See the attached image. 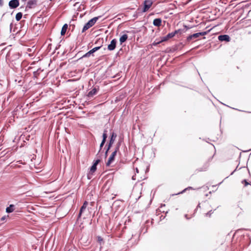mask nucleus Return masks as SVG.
<instances>
[{"instance_id": "aec40b11", "label": "nucleus", "mask_w": 251, "mask_h": 251, "mask_svg": "<svg viewBox=\"0 0 251 251\" xmlns=\"http://www.w3.org/2000/svg\"><path fill=\"white\" fill-rule=\"evenodd\" d=\"M102 136H103V140H102V141H106V139L107 138V135H106V133H105V131L104 132Z\"/></svg>"}, {"instance_id": "dca6fc26", "label": "nucleus", "mask_w": 251, "mask_h": 251, "mask_svg": "<svg viewBox=\"0 0 251 251\" xmlns=\"http://www.w3.org/2000/svg\"><path fill=\"white\" fill-rule=\"evenodd\" d=\"M13 211V205H10V206L7 207L6 209V211L7 213L12 212Z\"/></svg>"}, {"instance_id": "5701e85b", "label": "nucleus", "mask_w": 251, "mask_h": 251, "mask_svg": "<svg viewBox=\"0 0 251 251\" xmlns=\"http://www.w3.org/2000/svg\"><path fill=\"white\" fill-rule=\"evenodd\" d=\"M105 141H102L100 145V148L101 149V148L103 147V146L104 145V143H105Z\"/></svg>"}, {"instance_id": "20e7f679", "label": "nucleus", "mask_w": 251, "mask_h": 251, "mask_svg": "<svg viewBox=\"0 0 251 251\" xmlns=\"http://www.w3.org/2000/svg\"><path fill=\"white\" fill-rule=\"evenodd\" d=\"M205 34V32H199L193 34L192 35H190L188 37L187 40H191L193 39V38H197L199 37L201 35H203Z\"/></svg>"}, {"instance_id": "393cba45", "label": "nucleus", "mask_w": 251, "mask_h": 251, "mask_svg": "<svg viewBox=\"0 0 251 251\" xmlns=\"http://www.w3.org/2000/svg\"><path fill=\"white\" fill-rule=\"evenodd\" d=\"M98 241H99L100 242H101V241H102V238H101L100 237H98Z\"/></svg>"}, {"instance_id": "cd10ccee", "label": "nucleus", "mask_w": 251, "mask_h": 251, "mask_svg": "<svg viewBox=\"0 0 251 251\" xmlns=\"http://www.w3.org/2000/svg\"><path fill=\"white\" fill-rule=\"evenodd\" d=\"M5 218H6V217H5V216H3V217H2L1 218V221H3V220H4L5 219Z\"/></svg>"}, {"instance_id": "ddd939ff", "label": "nucleus", "mask_w": 251, "mask_h": 251, "mask_svg": "<svg viewBox=\"0 0 251 251\" xmlns=\"http://www.w3.org/2000/svg\"><path fill=\"white\" fill-rule=\"evenodd\" d=\"M97 89L96 88H94L88 93V96L89 97H92L97 93Z\"/></svg>"}, {"instance_id": "a878e982", "label": "nucleus", "mask_w": 251, "mask_h": 251, "mask_svg": "<svg viewBox=\"0 0 251 251\" xmlns=\"http://www.w3.org/2000/svg\"><path fill=\"white\" fill-rule=\"evenodd\" d=\"M243 182H245V185H247L249 184L248 182L246 180H243Z\"/></svg>"}, {"instance_id": "4468645a", "label": "nucleus", "mask_w": 251, "mask_h": 251, "mask_svg": "<svg viewBox=\"0 0 251 251\" xmlns=\"http://www.w3.org/2000/svg\"><path fill=\"white\" fill-rule=\"evenodd\" d=\"M67 28H68V25L67 24H65L63 26V27L62 28V29H61V34L62 35H64L65 34V33H66V32L67 31Z\"/></svg>"}, {"instance_id": "423d86ee", "label": "nucleus", "mask_w": 251, "mask_h": 251, "mask_svg": "<svg viewBox=\"0 0 251 251\" xmlns=\"http://www.w3.org/2000/svg\"><path fill=\"white\" fill-rule=\"evenodd\" d=\"M116 42L117 41L116 39H113L110 44L108 46V49L109 50H114L116 48Z\"/></svg>"}, {"instance_id": "1a4fd4ad", "label": "nucleus", "mask_w": 251, "mask_h": 251, "mask_svg": "<svg viewBox=\"0 0 251 251\" xmlns=\"http://www.w3.org/2000/svg\"><path fill=\"white\" fill-rule=\"evenodd\" d=\"M99 162H100L99 160H97L96 161L95 163L93 165V166L90 168V173H93L96 170L97 165H98V164L99 163Z\"/></svg>"}, {"instance_id": "f3484780", "label": "nucleus", "mask_w": 251, "mask_h": 251, "mask_svg": "<svg viewBox=\"0 0 251 251\" xmlns=\"http://www.w3.org/2000/svg\"><path fill=\"white\" fill-rule=\"evenodd\" d=\"M176 33V31H175V32H172V33H169L167 35V37L168 39H169L170 38H171L173 37L175 35Z\"/></svg>"}, {"instance_id": "39448f33", "label": "nucleus", "mask_w": 251, "mask_h": 251, "mask_svg": "<svg viewBox=\"0 0 251 251\" xmlns=\"http://www.w3.org/2000/svg\"><path fill=\"white\" fill-rule=\"evenodd\" d=\"M19 5V2L18 0H12L9 1V5L12 8H15Z\"/></svg>"}, {"instance_id": "412c9836", "label": "nucleus", "mask_w": 251, "mask_h": 251, "mask_svg": "<svg viewBox=\"0 0 251 251\" xmlns=\"http://www.w3.org/2000/svg\"><path fill=\"white\" fill-rule=\"evenodd\" d=\"M159 43H160V41H157V40H156L153 43H152V45L153 46H156L157 45L159 44Z\"/></svg>"}, {"instance_id": "6ab92c4d", "label": "nucleus", "mask_w": 251, "mask_h": 251, "mask_svg": "<svg viewBox=\"0 0 251 251\" xmlns=\"http://www.w3.org/2000/svg\"><path fill=\"white\" fill-rule=\"evenodd\" d=\"M168 40V38H167V37L166 36L162 37L161 39L160 40V43H162L163 42L166 41Z\"/></svg>"}, {"instance_id": "f8f14e48", "label": "nucleus", "mask_w": 251, "mask_h": 251, "mask_svg": "<svg viewBox=\"0 0 251 251\" xmlns=\"http://www.w3.org/2000/svg\"><path fill=\"white\" fill-rule=\"evenodd\" d=\"M87 205H88V202L87 201H85L84 202L82 206L81 207V208L80 209V212H79V216H80V215L83 213L84 210L86 209Z\"/></svg>"}, {"instance_id": "2eb2a0df", "label": "nucleus", "mask_w": 251, "mask_h": 251, "mask_svg": "<svg viewBox=\"0 0 251 251\" xmlns=\"http://www.w3.org/2000/svg\"><path fill=\"white\" fill-rule=\"evenodd\" d=\"M22 17V13L21 12L18 13L16 15V19L17 21H20Z\"/></svg>"}, {"instance_id": "6e6552de", "label": "nucleus", "mask_w": 251, "mask_h": 251, "mask_svg": "<svg viewBox=\"0 0 251 251\" xmlns=\"http://www.w3.org/2000/svg\"><path fill=\"white\" fill-rule=\"evenodd\" d=\"M116 137V135L114 133H112V134L111 135V139L110 141L109 147L105 153L106 155L107 154V151H108V150L109 149L110 146L114 143V141L115 140Z\"/></svg>"}, {"instance_id": "f257e3e1", "label": "nucleus", "mask_w": 251, "mask_h": 251, "mask_svg": "<svg viewBox=\"0 0 251 251\" xmlns=\"http://www.w3.org/2000/svg\"><path fill=\"white\" fill-rule=\"evenodd\" d=\"M98 19V17H94L90 21H89V22L87 23H86L85 25L84 26L82 31L83 32L88 29H89L90 27L92 26L96 23Z\"/></svg>"}, {"instance_id": "c756f323", "label": "nucleus", "mask_w": 251, "mask_h": 251, "mask_svg": "<svg viewBox=\"0 0 251 251\" xmlns=\"http://www.w3.org/2000/svg\"><path fill=\"white\" fill-rule=\"evenodd\" d=\"M132 179L135 180V178L134 177V176H133L132 177Z\"/></svg>"}, {"instance_id": "0eeeda50", "label": "nucleus", "mask_w": 251, "mask_h": 251, "mask_svg": "<svg viewBox=\"0 0 251 251\" xmlns=\"http://www.w3.org/2000/svg\"><path fill=\"white\" fill-rule=\"evenodd\" d=\"M218 39L221 41H229V37L227 35H220L218 37Z\"/></svg>"}, {"instance_id": "7ed1b4c3", "label": "nucleus", "mask_w": 251, "mask_h": 251, "mask_svg": "<svg viewBox=\"0 0 251 251\" xmlns=\"http://www.w3.org/2000/svg\"><path fill=\"white\" fill-rule=\"evenodd\" d=\"M152 4V2L151 0H146L144 1V7L143 12L148 11Z\"/></svg>"}, {"instance_id": "a211bd4d", "label": "nucleus", "mask_w": 251, "mask_h": 251, "mask_svg": "<svg viewBox=\"0 0 251 251\" xmlns=\"http://www.w3.org/2000/svg\"><path fill=\"white\" fill-rule=\"evenodd\" d=\"M35 4V1L34 0H29L27 3V5L29 8H31V5Z\"/></svg>"}, {"instance_id": "f03ea898", "label": "nucleus", "mask_w": 251, "mask_h": 251, "mask_svg": "<svg viewBox=\"0 0 251 251\" xmlns=\"http://www.w3.org/2000/svg\"><path fill=\"white\" fill-rule=\"evenodd\" d=\"M118 149H119V147H117L116 150L114 152H113L112 154L110 155V156L109 157V158L108 159V161L106 163V166H110V165L113 162V161L114 160L115 156L117 154V151L118 150Z\"/></svg>"}, {"instance_id": "9d476101", "label": "nucleus", "mask_w": 251, "mask_h": 251, "mask_svg": "<svg viewBox=\"0 0 251 251\" xmlns=\"http://www.w3.org/2000/svg\"><path fill=\"white\" fill-rule=\"evenodd\" d=\"M153 24L155 26H160L161 24V20L159 18L155 19L153 20Z\"/></svg>"}, {"instance_id": "bb28decb", "label": "nucleus", "mask_w": 251, "mask_h": 251, "mask_svg": "<svg viewBox=\"0 0 251 251\" xmlns=\"http://www.w3.org/2000/svg\"><path fill=\"white\" fill-rule=\"evenodd\" d=\"M89 53L90 54H91L92 53H93L94 52L93 51L92 49L91 50H90L89 51H88Z\"/></svg>"}, {"instance_id": "c85d7f7f", "label": "nucleus", "mask_w": 251, "mask_h": 251, "mask_svg": "<svg viewBox=\"0 0 251 251\" xmlns=\"http://www.w3.org/2000/svg\"><path fill=\"white\" fill-rule=\"evenodd\" d=\"M136 173H138V169L137 168L136 169Z\"/></svg>"}, {"instance_id": "4be33fe9", "label": "nucleus", "mask_w": 251, "mask_h": 251, "mask_svg": "<svg viewBox=\"0 0 251 251\" xmlns=\"http://www.w3.org/2000/svg\"><path fill=\"white\" fill-rule=\"evenodd\" d=\"M100 48V47H97L93 48L92 49L93 51L95 52V51H97Z\"/></svg>"}, {"instance_id": "b1692460", "label": "nucleus", "mask_w": 251, "mask_h": 251, "mask_svg": "<svg viewBox=\"0 0 251 251\" xmlns=\"http://www.w3.org/2000/svg\"><path fill=\"white\" fill-rule=\"evenodd\" d=\"M90 55V54L88 52L85 55H83V57H89Z\"/></svg>"}, {"instance_id": "7c9ffc66", "label": "nucleus", "mask_w": 251, "mask_h": 251, "mask_svg": "<svg viewBox=\"0 0 251 251\" xmlns=\"http://www.w3.org/2000/svg\"><path fill=\"white\" fill-rule=\"evenodd\" d=\"M23 1H26V0H23Z\"/></svg>"}, {"instance_id": "9b49d317", "label": "nucleus", "mask_w": 251, "mask_h": 251, "mask_svg": "<svg viewBox=\"0 0 251 251\" xmlns=\"http://www.w3.org/2000/svg\"><path fill=\"white\" fill-rule=\"evenodd\" d=\"M128 36L127 35L125 34H123L120 38V42L121 44H122L124 42H125L127 39Z\"/></svg>"}]
</instances>
